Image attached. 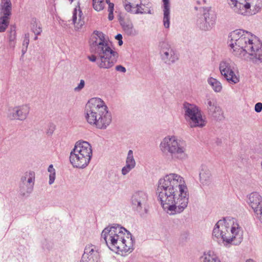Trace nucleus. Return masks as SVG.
<instances>
[{"instance_id":"nucleus-1","label":"nucleus","mask_w":262,"mask_h":262,"mask_svg":"<svg viewBox=\"0 0 262 262\" xmlns=\"http://www.w3.org/2000/svg\"><path fill=\"white\" fill-rule=\"evenodd\" d=\"M157 193L163 209L170 215L181 213L188 205V188L183 178L178 174L170 173L160 179Z\"/></svg>"},{"instance_id":"nucleus-2","label":"nucleus","mask_w":262,"mask_h":262,"mask_svg":"<svg viewBox=\"0 0 262 262\" xmlns=\"http://www.w3.org/2000/svg\"><path fill=\"white\" fill-rule=\"evenodd\" d=\"M228 43L235 56L244 59L249 55L254 64L262 63V42L251 33L241 29L234 30L228 36Z\"/></svg>"},{"instance_id":"nucleus-3","label":"nucleus","mask_w":262,"mask_h":262,"mask_svg":"<svg viewBox=\"0 0 262 262\" xmlns=\"http://www.w3.org/2000/svg\"><path fill=\"white\" fill-rule=\"evenodd\" d=\"M93 34L91 45L95 55L89 56L88 59L92 62H96L101 69L111 68L117 61L118 53L110 46L102 32L95 31Z\"/></svg>"},{"instance_id":"nucleus-4","label":"nucleus","mask_w":262,"mask_h":262,"mask_svg":"<svg viewBox=\"0 0 262 262\" xmlns=\"http://www.w3.org/2000/svg\"><path fill=\"white\" fill-rule=\"evenodd\" d=\"M101 238L112 250L127 252L133 250L134 241L132 234L119 225L105 228L101 233Z\"/></svg>"},{"instance_id":"nucleus-5","label":"nucleus","mask_w":262,"mask_h":262,"mask_svg":"<svg viewBox=\"0 0 262 262\" xmlns=\"http://www.w3.org/2000/svg\"><path fill=\"white\" fill-rule=\"evenodd\" d=\"M214 239L225 244H239L243 240V230L236 219L230 217L219 220L212 231Z\"/></svg>"},{"instance_id":"nucleus-6","label":"nucleus","mask_w":262,"mask_h":262,"mask_svg":"<svg viewBox=\"0 0 262 262\" xmlns=\"http://www.w3.org/2000/svg\"><path fill=\"white\" fill-rule=\"evenodd\" d=\"M160 148L163 152L169 154L174 161H183L188 158L186 142L177 136L165 137L160 143Z\"/></svg>"},{"instance_id":"nucleus-7","label":"nucleus","mask_w":262,"mask_h":262,"mask_svg":"<svg viewBox=\"0 0 262 262\" xmlns=\"http://www.w3.org/2000/svg\"><path fill=\"white\" fill-rule=\"evenodd\" d=\"M92 156L91 144L86 141H79L70 152V161L74 167L84 168L89 164Z\"/></svg>"},{"instance_id":"nucleus-8","label":"nucleus","mask_w":262,"mask_h":262,"mask_svg":"<svg viewBox=\"0 0 262 262\" xmlns=\"http://www.w3.org/2000/svg\"><path fill=\"white\" fill-rule=\"evenodd\" d=\"M184 117L191 128L204 127L207 124L205 116H203L202 111L195 104L188 102L183 104Z\"/></svg>"},{"instance_id":"nucleus-9","label":"nucleus","mask_w":262,"mask_h":262,"mask_svg":"<svg viewBox=\"0 0 262 262\" xmlns=\"http://www.w3.org/2000/svg\"><path fill=\"white\" fill-rule=\"evenodd\" d=\"M107 107L105 102L99 98H92L86 104L84 114L87 122L90 125L99 117Z\"/></svg>"},{"instance_id":"nucleus-10","label":"nucleus","mask_w":262,"mask_h":262,"mask_svg":"<svg viewBox=\"0 0 262 262\" xmlns=\"http://www.w3.org/2000/svg\"><path fill=\"white\" fill-rule=\"evenodd\" d=\"M219 70L222 76L228 83L236 84L239 81V76L236 64L230 59L222 60L219 64Z\"/></svg>"},{"instance_id":"nucleus-11","label":"nucleus","mask_w":262,"mask_h":262,"mask_svg":"<svg viewBox=\"0 0 262 262\" xmlns=\"http://www.w3.org/2000/svg\"><path fill=\"white\" fill-rule=\"evenodd\" d=\"M216 14L210 7L203 8V15L196 21L197 26L203 31H209L215 25Z\"/></svg>"},{"instance_id":"nucleus-12","label":"nucleus","mask_w":262,"mask_h":262,"mask_svg":"<svg viewBox=\"0 0 262 262\" xmlns=\"http://www.w3.org/2000/svg\"><path fill=\"white\" fill-rule=\"evenodd\" d=\"M35 174L33 171L25 172L21 177L19 184V192L23 196H28L33 191Z\"/></svg>"},{"instance_id":"nucleus-13","label":"nucleus","mask_w":262,"mask_h":262,"mask_svg":"<svg viewBox=\"0 0 262 262\" xmlns=\"http://www.w3.org/2000/svg\"><path fill=\"white\" fill-rule=\"evenodd\" d=\"M12 4L10 0H1L0 3V32L5 31L9 24Z\"/></svg>"},{"instance_id":"nucleus-14","label":"nucleus","mask_w":262,"mask_h":262,"mask_svg":"<svg viewBox=\"0 0 262 262\" xmlns=\"http://www.w3.org/2000/svg\"><path fill=\"white\" fill-rule=\"evenodd\" d=\"M241 10L239 15L249 16L260 11L262 9V0H241Z\"/></svg>"},{"instance_id":"nucleus-15","label":"nucleus","mask_w":262,"mask_h":262,"mask_svg":"<svg viewBox=\"0 0 262 262\" xmlns=\"http://www.w3.org/2000/svg\"><path fill=\"white\" fill-rule=\"evenodd\" d=\"M160 54L162 60L167 64H171L178 59V56L170 45L162 42L161 45Z\"/></svg>"},{"instance_id":"nucleus-16","label":"nucleus","mask_w":262,"mask_h":262,"mask_svg":"<svg viewBox=\"0 0 262 262\" xmlns=\"http://www.w3.org/2000/svg\"><path fill=\"white\" fill-rule=\"evenodd\" d=\"M148 200L146 193L142 191L135 192L131 198V205L133 209L140 212L144 208L145 209Z\"/></svg>"},{"instance_id":"nucleus-17","label":"nucleus","mask_w":262,"mask_h":262,"mask_svg":"<svg viewBox=\"0 0 262 262\" xmlns=\"http://www.w3.org/2000/svg\"><path fill=\"white\" fill-rule=\"evenodd\" d=\"M100 259L99 248L90 244L86 246L80 261L99 262Z\"/></svg>"},{"instance_id":"nucleus-18","label":"nucleus","mask_w":262,"mask_h":262,"mask_svg":"<svg viewBox=\"0 0 262 262\" xmlns=\"http://www.w3.org/2000/svg\"><path fill=\"white\" fill-rule=\"evenodd\" d=\"M112 121V114L107 106L99 116V119L94 121L91 125L99 129H105L110 125Z\"/></svg>"},{"instance_id":"nucleus-19","label":"nucleus","mask_w":262,"mask_h":262,"mask_svg":"<svg viewBox=\"0 0 262 262\" xmlns=\"http://www.w3.org/2000/svg\"><path fill=\"white\" fill-rule=\"evenodd\" d=\"M205 104L209 115H211L216 119H221L223 112L221 108L217 105L216 101L214 98L210 97L207 98Z\"/></svg>"},{"instance_id":"nucleus-20","label":"nucleus","mask_w":262,"mask_h":262,"mask_svg":"<svg viewBox=\"0 0 262 262\" xmlns=\"http://www.w3.org/2000/svg\"><path fill=\"white\" fill-rule=\"evenodd\" d=\"M29 107L24 105L13 108L10 111L9 117L11 119L24 120L29 113Z\"/></svg>"},{"instance_id":"nucleus-21","label":"nucleus","mask_w":262,"mask_h":262,"mask_svg":"<svg viewBox=\"0 0 262 262\" xmlns=\"http://www.w3.org/2000/svg\"><path fill=\"white\" fill-rule=\"evenodd\" d=\"M247 202L254 212L262 210V197L258 193L253 192L250 193Z\"/></svg>"},{"instance_id":"nucleus-22","label":"nucleus","mask_w":262,"mask_h":262,"mask_svg":"<svg viewBox=\"0 0 262 262\" xmlns=\"http://www.w3.org/2000/svg\"><path fill=\"white\" fill-rule=\"evenodd\" d=\"M120 24L125 33L128 36H135L137 32L134 27L132 20L128 18H119Z\"/></svg>"},{"instance_id":"nucleus-23","label":"nucleus","mask_w":262,"mask_h":262,"mask_svg":"<svg viewBox=\"0 0 262 262\" xmlns=\"http://www.w3.org/2000/svg\"><path fill=\"white\" fill-rule=\"evenodd\" d=\"M200 182L203 186L210 184L212 180L211 173L206 166H202L199 173Z\"/></svg>"},{"instance_id":"nucleus-24","label":"nucleus","mask_w":262,"mask_h":262,"mask_svg":"<svg viewBox=\"0 0 262 262\" xmlns=\"http://www.w3.org/2000/svg\"><path fill=\"white\" fill-rule=\"evenodd\" d=\"M163 2V25L169 28L170 25V4L169 0H162Z\"/></svg>"},{"instance_id":"nucleus-25","label":"nucleus","mask_w":262,"mask_h":262,"mask_svg":"<svg viewBox=\"0 0 262 262\" xmlns=\"http://www.w3.org/2000/svg\"><path fill=\"white\" fill-rule=\"evenodd\" d=\"M82 15V11L78 10V18H77V8H75L73 12L72 20L73 23L74 24L76 28L79 29L83 25L84 21L81 20V16Z\"/></svg>"},{"instance_id":"nucleus-26","label":"nucleus","mask_w":262,"mask_h":262,"mask_svg":"<svg viewBox=\"0 0 262 262\" xmlns=\"http://www.w3.org/2000/svg\"><path fill=\"white\" fill-rule=\"evenodd\" d=\"M201 262H220V260L213 252L209 251L201 257Z\"/></svg>"},{"instance_id":"nucleus-27","label":"nucleus","mask_w":262,"mask_h":262,"mask_svg":"<svg viewBox=\"0 0 262 262\" xmlns=\"http://www.w3.org/2000/svg\"><path fill=\"white\" fill-rule=\"evenodd\" d=\"M208 84L211 85L212 89L216 93L220 92L222 90L221 83L216 79L213 77H209L207 79Z\"/></svg>"},{"instance_id":"nucleus-28","label":"nucleus","mask_w":262,"mask_h":262,"mask_svg":"<svg viewBox=\"0 0 262 262\" xmlns=\"http://www.w3.org/2000/svg\"><path fill=\"white\" fill-rule=\"evenodd\" d=\"M138 1V0H122V4L125 10L132 13Z\"/></svg>"},{"instance_id":"nucleus-29","label":"nucleus","mask_w":262,"mask_h":262,"mask_svg":"<svg viewBox=\"0 0 262 262\" xmlns=\"http://www.w3.org/2000/svg\"><path fill=\"white\" fill-rule=\"evenodd\" d=\"M228 4L234 13L239 14L240 10H241V5H242L241 0H230Z\"/></svg>"},{"instance_id":"nucleus-30","label":"nucleus","mask_w":262,"mask_h":262,"mask_svg":"<svg viewBox=\"0 0 262 262\" xmlns=\"http://www.w3.org/2000/svg\"><path fill=\"white\" fill-rule=\"evenodd\" d=\"M126 164L133 166L134 168L136 166V161L134 158L133 151L132 150H129L128 151L127 158L126 159Z\"/></svg>"},{"instance_id":"nucleus-31","label":"nucleus","mask_w":262,"mask_h":262,"mask_svg":"<svg viewBox=\"0 0 262 262\" xmlns=\"http://www.w3.org/2000/svg\"><path fill=\"white\" fill-rule=\"evenodd\" d=\"M93 5L95 10L99 11L104 8V3L103 0H93Z\"/></svg>"},{"instance_id":"nucleus-32","label":"nucleus","mask_w":262,"mask_h":262,"mask_svg":"<svg viewBox=\"0 0 262 262\" xmlns=\"http://www.w3.org/2000/svg\"><path fill=\"white\" fill-rule=\"evenodd\" d=\"M48 170L50 173L49 174V184L51 185L54 183L55 179V170L53 165L51 164L49 166Z\"/></svg>"},{"instance_id":"nucleus-33","label":"nucleus","mask_w":262,"mask_h":262,"mask_svg":"<svg viewBox=\"0 0 262 262\" xmlns=\"http://www.w3.org/2000/svg\"><path fill=\"white\" fill-rule=\"evenodd\" d=\"M32 31L35 35H39L42 32V28L40 24H38L36 21L32 24Z\"/></svg>"},{"instance_id":"nucleus-34","label":"nucleus","mask_w":262,"mask_h":262,"mask_svg":"<svg viewBox=\"0 0 262 262\" xmlns=\"http://www.w3.org/2000/svg\"><path fill=\"white\" fill-rule=\"evenodd\" d=\"M134 167H133V166L126 164L125 166H124L122 169V174L123 175H126Z\"/></svg>"},{"instance_id":"nucleus-35","label":"nucleus","mask_w":262,"mask_h":262,"mask_svg":"<svg viewBox=\"0 0 262 262\" xmlns=\"http://www.w3.org/2000/svg\"><path fill=\"white\" fill-rule=\"evenodd\" d=\"M29 37L30 35L29 33H27L25 34L24 40L23 45V46H25L26 50H27L29 44Z\"/></svg>"},{"instance_id":"nucleus-36","label":"nucleus","mask_w":262,"mask_h":262,"mask_svg":"<svg viewBox=\"0 0 262 262\" xmlns=\"http://www.w3.org/2000/svg\"><path fill=\"white\" fill-rule=\"evenodd\" d=\"M85 85V81L83 79H81L80 81V83L78 84L77 86L74 88V91L75 92H79L81 91Z\"/></svg>"},{"instance_id":"nucleus-37","label":"nucleus","mask_w":262,"mask_h":262,"mask_svg":"<svg viewBox=\"0 0 262 262\" xmlns=\"http://www.w3.org/2000/svg\"><path fill=\"white\" fill-rule=\"evenodd\" d=\"M15 31L14 30H13L12 28L10 31V35L9 36V41L11 42H13L15 39Z\"/></svg>"},{"instance_id":"nucleus-38","label":"nucleus","mask_w":262,"mask_h":262,"mask_svg":"<svg viewBox=\"0 0 262 262\" xmlns=\"http://www.w3.org/2000/svg\"><path fill=\"white\" fill-rule=\"evenodd\" d=\"M115 70L117 71L122 73H125L126 72V68L121 65L116 66L115 67Z\"/></svg>"},{"instance_id":"nucleus-39","label":"nucleus","mask_w":262,"mask_h":262,"mask_svg":"<svg viewBox=\"0 0 262 262\" xmlns=\"http://www.w3.org/2000/svg\"><path fill=\"white\" fill-rule=\"evenodd\" d=\"M254 110L257 113H260L262 111V103L258 102L256 103L254 107Z\"/></svg>"},{"instance_id":"nucleus-40","label":"nucleus","mask_w":262,"mask_h":262,"mask_svg":"<svg viewBox=\"0 0 262 262\" xmlns=\"http://www.w3.org/2000/svg\"><path fill=\"white\" fill-rule=\"evenodd\" d=\"M55 126L53 124L51 123L49 125V130L47 132V134L49 135H51L53 134L54 129H55Z\"/></svg>"},{"instance_id":"nucleus-41","label":"nucleus","mask_w":262,"mask_h":262,"mask_svg":"<svg viewBox=\"0 0 262 262\" xmlns=\"http://www.w3.org/2000/svg\"><path fill=\"white\" fill-rule=\"evenodd\" d=\"M257 217L259 219L261 223L262 224V210L259 211L255 212Z\"/></svg>"},{"instance_id":"nucleus-42","label":"nucleus","mask_w":262,"mask_h":262,"mask_svg":"<svg viewBox=\"0 0 262 262\" xmlns=\"http://www.w3.org/2000/svg\"><path fill=\"white\" fill-rule=\"evenodd\" d=\"M108 5V11H113L114 4L112 3H109Z\"/></svg>"},{"instance_id":"nucleus-43","label":"nucleus","mask_w":262,"mask_h":262,"mask_svg":"<svg viewBox=\"0 0 262 262\" xmlns=\"http://www.w3.org/2000/svg\"><path fill=\"white\" fill-rule=\"evenodd\" d=\"M108 18L110 20H112L114 18L113 11H108Z\"/></svg>"},{"instance_id":"nucleus-44","label":"nucleus","mask_w":262,"mask_h":262,"mask_svg":"<svg viewBox=\"0 0 262 262\" xmlns=\"http://www.w3.org/2000/svg\"><path fill=\"white\" fill-rule=\"evenodd\" d=\"M115 39H116L117 40H121V39H122V36L121 34H118L116 36H115Z\"/></svg>"},{"instance_id":"nucleus-45","label":"nucleus","mask_w":262,"mask_h":262,"mask_svg":"<svg viewBox=\"0 0 262 262\" xmlns=\"http://www.w3.org/2000/svg\"><path fill=\"white\" fill-rule=\"evenodd\" d=\"M123 44V41L122 39L118 40V45L119 46H121Z\"/></svg>"},{"instance_id":"nucleus-46","label":"nucleus","mask_w":262,"mask_h":262,"mask_svg":"<svg viewBox=\"0 0 262 262\" xmlns=\"http://www.w3.org/2000/svg\"><path fill=\"white\" fill-rule=\"evenodd\" d=\"M246 262H256V261L253 260V259H248Z\"/></svg>"},{"instance_id":"nucleus-47","label":"nucleus","mask_w":262,"mask_h":262,"mask_svg":"<svg viewBox=\"0 0 262 262\" xmlns=\"http://www.w3.org/2000/svg\"><path fill=\"white\" fill-rule=\"evenodd\" d=\"M37 39H38L37 35H36V36H35V37H34V39L35 40H37Z\"/></svg>"},{"instance_id":"nucleus-48","label":"nucleus","mask_w":262,"mask_h":262,"mask_svg":"<svg viewBox=\"0 0 262 262\" xmlns=\"http://www.w3.org/2000/svg\"><path fill=\"white\" fill-rule=\"evenodd\" d=\"M106 3L108 4L109 3H111L110 0H106Z\"/></svg>"},{"instance_id":"nucleus-49","label":"nucleus","mask_w":262,"mask_h":262,"mask_svg":"<svg viewBox=\"0 0 262 262\" xmlns=\"http://www.w3.org/2000/svg\"><path fill=\"white\" fill-rule=\"evenodd\" d=\"M95 118H96V119H95V120H98V119H99V117L96 116V117H95Z\"/></svg>"}]
</instances>
